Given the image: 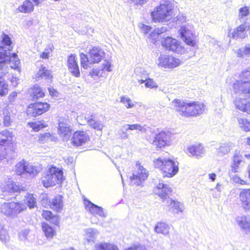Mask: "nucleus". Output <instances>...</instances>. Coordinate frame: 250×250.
Returning <instances> with one entry per match:
<instances>
[{"label": "nucleus", "instance_id": "24", "mask_svg": "<svg viewBox=\"0 0 250 250\" xmlns=\"http://www.w3.org/2000/svg\"><path fill=\"white\" fill-rule=\"evenodd\" d=\"M240 199L243 207L250 209V188L244 189L240 194Z\"/></svg>", "mask_w": 250, "mask_h": 250}, {"label": "nucleus", "instance_id": "43", "mask_svg": "<svg viewBox=\"0 0 250 250\" xmlns=\"http://www.w3.org/2000/svg\"><path fill=\"white\" fill-rule=\"evenodd\" d=\"M239 122L245 131H250V122L245 119H240L239 120Z\"/></svg>", "mask_w": 250, "mask_h": 250}, {"label": "nucleus", "instance_id": "52", "mask_svg": "<svg viewBox=\"0 0 250 250\" xmlns=\"http://www.w3.org/2000/svg\"><path fill=\"white\" fill-rule=\"evenodd\" d=\"M17 96V93L15 91L11 92L8 97V100L9 103H12L15 101Z\"/></svg>", "mask_w": 250, "mask_h": 250}, {"label": "nucleus", "instance_id": "2", "mask_svg": "<svg viewBox=\"0 0 250 250\" xmlns=\"http://www.w3.org/2000/svg\"><path fill=\"white\" fill-rule=\"evenodd\" d=\"M172 103L175 111L185 117H197L203 114L205 111V104L198 101L186 103L176 99Z\"/></svg>", "mask_w": 250, "mask_h": 250}, {"label": "nucleus", "instance_id": "27", "mask_svg": "<svg viewBox=\"0 0 250 250\" xmlns=\"http://www.w3.org/2000/svg\"><path fill=\"white\" fill-rule=\"evenodd\" d=\"M204 147L200 144L192 145L188 148V151L192 156H198L203 152Z\"/></svg>", "mask_w": 250, "mask_h": 250}, {"label": "nucleus", "instance_id": "6", "mask_svg": "<svg viewBox=\"0 0 250 250\" xmlns=\"http://www.w3.org/2000/svg\"><path fill=\"white\" fill-rule=\"evenodd\" d=\"M151 16L154 22H166L173 16V7L169 3L160 4L151 12Z\"/></svg>", "mask_w": 250, "mask_h": 250}, {"label": "nucleus", "instance_id": "22", "mask_svg": "<svg viewBox=\"0 0 250 250\" xmlns=\"http://www.w3.org/2000/svg\"><path fill=\"white\" fill-rule=\"evenodd\" d=\"M35 5L30 0H25L16 9L18 13L30 14L34 10Z\"/></svg>", "mask_w": 250, "mask_h": 250}, {"label": "nucleus", "instance_id": "61", "mask_svg": "<svg viewBox=\"0 0 250 250\" xmlns=\"http://www.w3.org/2000/svg\"><path fill=\"white\" fill-rule=\"evenodd\" d=\"M36 5H38L41 3L43 0H32Z\"/></svg>", "mask_w": 250, "mask_h": 250}, {"label": "nucleus", "instance_id": "64", "mask_svg": "<svg viewBox=\"0 0 250 250\" xmlns=\"http://www.w3.org/2000/svg\"><path fill=\"white\" fill-rule=\"evenodd\" d=\"M237 182L241 185L247 184V182L243 180L239 179V180L237 181Z\"/></svg>", "mask_w": 250, "mask_h": 250}, {"label": "nucleus", "instance_id": "12", "mask_svg": "<svg viewBox=\"0 0 250 250\" xmlns=\"http://www.w3.org/2000/svg\"><path fill=\"white\" fill-rule=\"evenodd\" d=\"M15 135L12 131L5 129L0 132V147L2 150L6 151L13 146Z\"/></svg>", "mask_w": 250, "mask_h": 250}, {"label": "nucleus", "instance_id": "13", "mask_svg": "<svg viewBox=\"0 0 250 250\" xmlns=\"http://www.w3.org/2000/svg\"><path fill=\"white\" fill-rule=\"evenodd\" d=\"M0 208L1 212L6 216L17 214L23 210L21 204L17 202L4 203Z\"/></svg>", "mask_w": 250, "mask_h": 250}, {"label": "nucleus", "instance_id": "51", "mask_svg": "<svg viewBox=\"0 0 250 250\" xmlns=\"http://www.w3.org/2000/svg\"><path fill=\"white\" fill-rule=\"evenodd\" d=\"M124 250H147L146 249L140 245H135L127 248Z\"/></svg>", "mask_w": 250, "mask_h": 250}, {"label": "nucleus", "instance_id": "57", "mask_svg": "<svg viewBox=\"0 0 250 250\" xmlns=\"http://www.w3.org/2000/svg\"><path fill=\"white\" fill-rule=\"evenodd\" d=\"M99 74V70L95 68L92 69L89 72V75L92 77L98 76Z\"/></svg>", "mask_w": 250, "mask_h": 250}, {"label": "nucleus", "instance_id": "48", "mask_svg": "<svg viewBox=\"0 0 250 250\" xmlns=\"http://www.w3.org/2000/svg\"><path fill=\"white\" fill-rule=\"evenodd\" d=\"M242 158L243 157L241 154L239 153L235 154L233 156L232 162L240 166L241 163L242 162Z\"/></svg>", "mask_w": 250, "mask_h": 250}, {"label": "nucleus", "instance_id": "10", "mask_svg": "<svg viewBox=\"0 0 250 250\" xmlns=\"http://www.w3.org/2000/svg\"><path fill=\"white\" fill-rule=\"evenodd\" d=\"M172 134L168 131H161L157 133L153 141V145L157 149L168 146L171 144Z\"/></svg>", "mask_w": 250, "mask_h": 250}, {"label": "nucleus", "instance_id": "11", "mask_svg": "<svg viewBox=\"0 0 250 250\" xmlns=\"http://www.w3.org/2000/svg\"><path fill=\"white\" fill-rule=\"evenodd\" d=\"M182 63L181 60L172 55L161 54L158 58V65L165 68L173 69Z\"/></svg>", "mask_w": 250, "mask_h": 250}, {"label": "nucleus", "instance_id": "17", "mask_svg": "<svg viewBox=\"0 0 250 250\" xmlns=\"http://www.w3.org/2000/svg\"><path fill=\"white\" fill-rule=\"evenodd\" d=\"M28 94L33 101L42 99L45 96V91L39 85L35 84L30 87L27 91Z\"/></svg>", "mask_w": 250, "mask_h": 250}, {"label": "nucleus", "instance_id": "20", "mask_svg": "<svg viewBox=\"0 0 250 250\" xmlns=\"http://www.w3.org/2000/svg\"><path fill=\"white\" fill-rule=\"evenodd\" d=\"M43 218L47 221H49L58 228L60 227V217L57 215H54L49 210H42V213Z\"/></svg>", "mask_w": 250, "mask_h": 250}, {"label": "nucleus", "instance_id": "30", "mask_svg": "<svg viewBox=\"0 0 250 250\" xmlns=\"http://www.w3.org/2000/svg\"><path fill=\"white\" fill-rule=\"evenodd\" d=\"M11 63L10 67L13 69L17 70L19 72H21V67L20 66V60L18 58L16 53H13L11 57L8 60V62Z\"/></svg>", "mask_w": 250, "mask_h": 250}, {"label": "nucleus", "instance_id": "49", "mask_svg": "<svg viewBox=\"0 0 250 250\" xmlns=\"http://www.w3.org/2000/svg\"><path fill=\"white\" fill-rule=\"evenodd\" d=\"M145 86L149 88H152L154 87H157V85L154 81L151 79H146V82L145 83Z\"/></svg>", "mask_w": 250, "mask_h": 250}, {"label": "nucleus", "instance_id": "63", "mask_svg": "<svg viewBox=\"0 0 250 250\" xmlns=\"http://www.w3.org/2000/svg\"><path fill=\"white\" fill-rule=\"evenodd\" d=\"M167 194L165 192L159 194V196L161 198H163V199L167 197Z\"/></svg>", "mask_w": 250, "mask_h": 250}, {"label": "nucleus", "instance_id": "28", "mask_svg": "<svg viewBox=\"0 0 250 250\" xmlns=\"http://www.w3.org/2000/svg\"><path fill=\"white\" fill-rule=\"evenodd\" d=\"M248 29V26L247 25L246 23L244 22L241 24L239 26L234 29L232 34V38H238L242 36L244 33Z\"/></svg>", "mask_w": 250, "mask_h": 250}, {"label": "nucleus", "instance_id": "40", "mask_svg": "<svg viewBox=\"0 0 250 250\" xmlns=\"http://www.w3.org/2000/svg\"><path fill=\"white\" fill-rule=\"evenodd\" d=\"M120 102L123 104L127 108H132L134 105L131 100L125 96H122L121 97Z\"/></svg>", "mask_w": 250, "mask_h": 250}, {"label": "nucleus", "instance_id": "46", "mask_svg": "<svg viewBox=\"0 0 250 250\" xmlns=\"http://www.w3.org/2000/svg\"><path fill=\"white\" fill-rule=\"evenodd\" d=\"M12 120L9 113H7L4 116L3 123L4 126H9L11 125Z\"/></svg>", "mask_w": 250, "mask_h": 250}, {"label": "nucleus", "instance_id": "41", "mask_svg": "<svg viewBox=\"0 0 250 250\" xmlns=\"http://www.w3.org/2000/svg\"><path fill=\"white\" fill-rule=\"evenodd\" d=\"M25 200L27 204V205L30 208H33L35 207L36 204L35 198L34 197L33 194H28L26 197Z\"/></svg>", "mask_w": 250, "mask_h": 250}, {"label": "nucleus", "instance_id": "42", "mask_svg": "<svg viewBox=\"0 0 250 250\" xmlns=\"http://www.w3.org/2000/svg\"><path fill=\"white\" fill-rule=\"evenodd\" d=\"M85 239L88 242H93L96 237V232L93 230H88L85 232Z\"/></svg>", "mask_w": 250, "mask_h": 250}, {"label": "nucleus", "instance_id": "14", "mask_svg": "<svg viewBox=\"0 0 250 250\" xmlns=\"http://www.w3.org/2000/svg\"><path fill=\"white\" fill-rule=\"evenodd\" d=\"M90 140L88 134L83 130L75 131L71 138V144L75 146L79 147L87 143Z\"/></svg>", "mask_w": 250, "mask_h": 250}, {"label": "nucleus", "instance_id": "54", "mask_svg": "<svg viewBox=\"0 0 250 250\" xmlns=\"http://www.w3.org/2000/svg\"><path fill=\"white\" fill-rule=\"evenodd\" d=\"M48 90L51 97H57L59 95V92L53 87L48 88Z\"/></svg>", "mask_w": 250, "mask_h": 250}, {"label": "nucleus", "instance_id": "1", "mask_svg": "<svg viewBox=\"0 0 250 250\" xmlns=\"http://www.w3.org/2000/svg\"><path fill=\"white\" fill-rule=\"evenodd\" d=\"M241 81H236L233 84L235 92H240L247 98L236 99L234 104L241 111L250 114V68L243 71L239 76Z\"/></svg>", "mask_w": 250, "mask_h": 250}, {"label": "nucleus", "instance_id": "4", "mask_svg": "<svg viewBox=\"0 0 250 250\" xmlns=\"http://www.w3.org/2000/svg\"><path fill=\"white\" fill-rule=\"evenodd\" d=\"M156 168L159 169L167 177L174 176L179 170V163L170 159L158 158L153 161Z\"/></svg>", "mask_w": 250, "mask_h": 250}, {"label": "nucleus", "instance_id": "23", "mask_svg": "<svg viewBox=\"0 0 250 250\" xmlns=\"http://www.w3.org/2000/svg\"><path fill=\"white\" fill-rule=\"evenodd\" d=\"M84 205L85 208L94 215H102L103 213L101 207L95 205L88 200H84Z\"/></svg>", "mask_w": 250, "mask_h": 250}, {"label": "nucleus", "instance_id": "59", "mask_svg": "<svg viewBox=\"0 0 250 250\" xmlns=\"http://www.w3.org/2000/svg\"><path fill=\"white\" fill-rule=\"evenodd\" d=\"M209 178L211 181H214L216 179V174L214 173H210L208 174Z\"/></svg>", "mask_w": 250, "mask_h": 250}, {"label": "nucleus", "instance_id": "18", "mask_svg": "<svg viewBox=\"0 0 250 250\" xmlns=\"http://www.w3.org/2000/svg\"><path fill=\"white\" fill-rule=\"evenodd\" d=\"M180 34L186 44L190 46H194L196 44L193 33L186 26H183L180 28Z\"/></svg>", "mask_w": 250, "mask_h": 250}, {"label": "nucleus", "instance_id": "62", "mask_svg": "<svg viewBox=\"0 0 250 250\" xmlns=\"http://www.w3.org/2000/svg\"><path fill=\"white\" fill-rule=\"evenodd\" d=\"M145 30V33H147L148 31H149L150 29H151V27H150L149 26H147V25H145L143 27Z\"/></svg>", "mask_w": 250, "mask_h": 250}, {"label": "nucleus", "instance_id": "26", "mask_svg": "<svg viewBox=\"0 0 250 250\" xmlns=\"http://www.w3.org/2000/svg\"><path fill=\"white\" fill-rule=\"evenodd\" d=\"M27 125L34 132H38L47 126V125L43 121L30 122L27 123Z\"/></svg>", "mask_w": 250, "mask_h": 250}, {"label": "nucleus", "instance_id": "15", "mask_svg": "<svg viewBox=\"0 0 250 250\" xmlns=\"http://www.w3.org/2000/svg\"><path fill=\"white\" fill-rule=\"evenodd\" d=\"M15 172L17 175H21L25 173L36 175L38 171L36 167L22 160L19 162L15 167Z\"/></svg>", "mask_w": 250, "mask_h": 250}, {"label": "nucleus", "instance_id": "5", "mask_svg": "<svg viewBox=\"0 0 250 250\" xmlns=\"http://www.w3.org/2000/svg\"><path fill=\"white\" fill-rule=\"evenodd\" d=\"M149 176L148 171L144 167L139 161L135 163V168L132 175L128 178L129 185L132 187L143 186Z\"/></svg>", "mask_w": 250, "mask_h": 250}, {"label": "nucleus", "instance_id": "38", "mask_svg": "<svg viewBox=\"0 0 250 250\" xmlns=\"http://www.w3.org/2000/svg\"><path fill=\"white\" fill-rule=\"evenodd\" d=\"M239 225L244 229H250V221L246 216H243L238 222Z\"/></svg>", "mask_w": 250, "mask_h": 250}, {"label": "nucleus", "instance_id": "39", "mask_svg": "<svg viewBox=\"0 0 250 250\" xmlns=\"http://www.w3.org/2000/svg\"><path fill=\"white\" fill-rule=\"evenodd\" d=\"M250 55V45H246L243 49L240 48L238 50L237 52V55L238 57L241 58L244 55Z\"/></svg>", "mask_w": 250, "mask_h": 250}, {"label": "nucleus", "instance_id": "25", "mask_svg": "<svg viewBox=\"0 0 250 250\" xmlns=\"http://www.w3.org/2000/svg\"><path fill=\"white\" fill-rule=\"evenodd\" d=\"M72 128L66 123L62 121L59 123L58 130L59 134L62 136H66L72 132Z\"/></svg>", "mask_w": 250, "mask_h": 250}, {"label": "nucleus", "instance_id": "60", "mask_svg": "<svg viewBox=\"0 0 250 250\" xmlns=\"http://www.w3.org/2000/svg\"><path fill=\"white\" fill-rule=\"evenodd\" d=\"M170 204L171 205L173 204V207H175V208H176L177 207H179L178 205L180 204V203L178 202H176L175 201L171 200V202H170Z\"/></svg>", "mask_w": 250, "mask_h": 250}, {"label": "nucleus", "instance_id": "31", "mask_svg": "<svg viewBox=\"0 0 250 250\" xmlns=\"http://www.w3.org/2000/svg\"><path fill=\"white\" fill-rule=\"evenodd\" d=\"M94 250H119L118 247L106 243H102L95 245Z\"/></svg>", "mask_w": 250, "mask_h": 250}, {"label": "nucleus", "instance_id": "8", "mask_svg": "<svg viewBox=\"0 0 250 250\" xmlns=\"http://www.w3.org/2000/svg\"><path fill=\"white\" fill-rule=\"evenodd\" d=\"M51 108V105L44 101H36L29 104L25 112L27 116L36 117L47 112Z\"/></svg>", "mask_w": 250, "mask_h": 250}, {"label": "nucleus", "instance_id": "3", "mask_svg": "<svg viewBox=\"0 0 250 250\" xmlns=\"http://www.w3.org/2000/svg\"><path fill=\"white\" fill-rule=\"evenodd\" d=\"M64 179L62 169L51 166L42 178V181L44 187L48 188L57 184L61 185Z\"/></svg>", "mask_w": 250, "mask_h": 250}, {"label": "nucleus", "instance_id": "45", "mask_svg": "<svg viewBox=\"0 0 250 250\" xmlns=\"http://www.w3.org/2000/svg\"><path fill=\"white\" fill-rule=\"evenodd\" d=\"M239 16L241 18L247 16L249 14V9L247 6H243L239 10Z\"/></svg>", "mask_w": 250, "mask_h": 250}, {"label": "nucleus", "instance_id": "32", "mask_svg": "<svg viewBox=\"0 0 250 250\" xmlns=\"http://www.w3.org/2000/svg\"><path fill=\"white\" fill-rule=\"evenodd\" d=\"M168 226L162 222H159L157 224L155 227V230L157 233L163 234H167L169 232Z\"/></svg>", "mask_w": 250, "mask_h": 250}, {"label": "nucleus", "instance_id": "33", "mask_svg": "<svg viewBox=\"0 0 250 250\" xmlns=\"http://www.w3.org/2000/svg\"><path fill=\"white\" fill-rule=\"evenodd\" d=\"M9 84L4 79H0V97H4L8 94Z\"/></svg>", "mask_w": 250, "mask_h": 250}, {"label": "nucleus", "instance_id": "19", "mask_svg": "<svg viewBox=\"0 0 250 250\" xmlns=\"http://www.w3.org/2000/svg\"><path fill=\"white\" fill-rule=\"evenodd\" d=\"M41 228L44 236L48 240L52 239L57 234V228L51 226L46 222L42 223Z\"/></svg>", "mask_w": 250, "mask_h": 250}, {"label": "nucleus", "instance_id": "36", "mask_svg": "<svg viewBox=\"0 0 250 250\" xmlns=\"http://www.w3.org/2000/svg\"><path fill=\"white\" fill-rule=\"evenodd\" d=\"M87 124L92 128L98 130H101L103 128V125L100 122L96 121L94 118L91 117L87 121Z\"/></svg>", "mask_w": 250, "mask_h": 250}, {"label": "nucleus", "instance_id": "9", "mask_svg": "<svg viewBox=\"0 0 250 250\" xmlns=\"http://www.w3.org/2000/svg\"><path fill=\"white\" fill-rule=\"evenodd\" d=\"M161 45L166 50L177 54H182L186 52L181 42L171 37L164 38L161 42Z\"/></svg>", "mask_w": 250, "mask_h": 250}, {"label": "nucleus", "instance_id": "21", "mask_svg": "<svg viewBox=\"0 0 250 250\" xmlns=\"http://www.w3.org/2000/svg\"><path fill=\"white\" fill-rule=\"evenodd\" d=\"M49 206L55 212H61L63 208L62 196L61 195H57L49 203Z\"/></svg>", "mask_w": 250, "mask_h": 250}, {"label": "nucleus", "instance_id": "58", "mask_svg": "<svg viewBox=\"0 0 250 250\" xmlns=\"http://www.w3.org/2000/svg\"><path fill=\"white\" fill-rule=\"evenodd\" d=\"M49 52L48 51H44L40 55V58L43 59H48Z\"/></svg>", "mask_w": 250, "mask_h": 250}, {"label": "nucleus", "instance_id": "56", "mask_svg": "<svg viewBox=\"0 0 250 250\" xmlns=\"http://www.w3.org/2000/svg\"><path fill=\"white\" fill-rule=\"evenodd\" d=\"M240 166L232 162L231 166V171L233 173H236L238 171Z\"/></svg>", "mask_w": 250, "mask_h": 250}, {"label": "nucleus", "instance_id": "34", "mask_svg": "<svg viewBox=\"0 0 250 250\" xmlns=\"http://www.w3.org/2000/svg\"><path fill=\"white\" fill-rule=\"evenodd\" d=\"M1 44L2 46H0V48H2L5 46H10L12 44V41L10 37L6 34L5 33L2 32L1 36Z\"/></svg>", "mask_w": 250, "mask_h": 250}, {"label": "nucleus", "instance_id": "29", "mask_svg": "<svg viewBox=\"0 0 250 250\" xmlns=\"http://www.w3.org/2000/svg\"><path fill=\"white\" fill-rule=\"evenodd\" d=\"M36 77L38 79H51L52 78V76L49 70L47 69L45 66L42 65L38 72L36 73Z\"/></svg>", "mask_w": 250, "mask_h": 250}, {"label": "nucleus", "instance_id": "7", "mask_svg": "<svg viewBox=\"0 0 250 250\" xmlns=\"http://www.w3.org/2000/svg\"><path fill=\"white\" fill-rule=\"evenodd\" d=\"M89 56L90 60V63H98L104 57V51L99 47H93L89 51ZM80 62L82 67L87 69L89 67V62L87 55L83 53L80 54Z\"/></svg>", "mask_w": 250, "mask_h": 250}, {"label": "nucleus", "instance_id": "37", "mask_svg": "<svg viewBox=\"0 0 250 250\" xmlns=\"http://www.w3.org/2000/svg\"><path fill=\"white\" fill-rule=\"evenodd\" d=\"M9 66L7 63L1 62H0V79L8 73Z\"/></svg>", "mask_w": 250, "mask_h": 250}, {"label": "nucleus", "instance_id": "47", "mask_svg": "<svg viewBox=\"0 0 250 250\" xmlns=\"http://www.w3.org/2000/svg\"><path fill=\"white\" fill-rule=\"evenodd\" d=\"M127 128H126L127 130H138L139 131H142L143 129V126L139 124L127 125Z\"/></svg>", "mask_w": 250, "mask_h": 250}, {"label": "nucleus", "instance_id": "55", "mask_svg": "<svg viewBox=\"0 0 250 250\" xmlns=\"http://www.w3.org/2000/svg\"><path fill=\"white\" fill-rule=\"evenodd\" d=\"M9 238V236L7 234L5 231H0V239L2 241H5Z\"/></svg>", "mask_w": 250, "mask_h": 250}, {"label": "nucleus", "instance_id": "53", "mask_svg": "<svg viewBox=\"0 0 250 250\" xmlns=\"http://www.w3.org/2000/svg\"><path fill=\"white\" fill-rule=\"evenodd\" d=\"M7 57L8 55L5 52H0V62H4V63H7L8 61L7 59Z\"/></svg>", "mask_w": 250, "mask_h": 250}, {"label": "nucleus", "instance_id": "50", "mask_svg": "<svg viewBox=\"0 0 250 250\" xmlns=\"http://www.w3.org/2000/svg\"><path fill=\"white\" fill-rule=\"evenodd\" d=\"M111 62L109 61H105L104 63L102 64V70L109 72L111 70Z\"/></svg>", "mask_w": 250, "mask_h": 250}, {"label": "nucleus", "instance_id": "35", "mask_svg": "<svg viewBox=\"0 0 250 250\" xmlns=\"http://www.w3.org/2000/svg\"><path fill=\"white\" fill-rule=\"evenodd\" d=\"M163 32L161 30L157 28L155 29L153 32L150 34L149 37L152 42L155 43L157 41L160 40L161 34Z\"/></svg>", "mask_w": 250, "mask_h": 250}, {"label": "nucleus", "instance_id": "16", "mask_svg": "<svg viewBox=\"0 0 250 250\" xmlns=\"http://www.w3.org/2000/svg\"><path fill=\"white\" fill-rule=\"evenodd\" d=\"M67 66L69 72L73 76L75 77H79L80 76V71L76 55L72 54L68 56Z\"/></svg>", "mask_w": 250, "mask_h": 250}, {"label": "nucleus", "instance_id": "44", "mask_svg": "<svg viewBox=\"0 0 250 250\" xmlns=\"http://www.w3.org/2000/svg\"><path fill=\"white\" fill-rule=\"evenodd\" d=\"M51 137V134L48 132L41 134L39 137L38 141L41 144L46 142Z\"/></svg>", "mask_w": 250, "mask_h": 250}]
</instances>
